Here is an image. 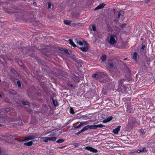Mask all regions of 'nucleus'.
<instances>
[{"mask_svg":"<svg viewBox=\"0 0 155 155\" xmlns=\"http://www.w3.org/2000/svg\"><path fill=\"white\" fill-rule=\"evenodd\" d=\"M105 5V4L104 3H102L100 4L98 6H97L96 7L94 8V10H97L99 9H101L103 8L104 6Z\"/></svg>","mask_w":155,"mask_h":155,"instance_id":"nucleus-11","label":"nucleus"},{"mask_svg":"<svg viewBox=\"0 0 155 155\" xmlns=\"http://www.w3.org/2000/svg\"><path fill=\"white\" fill-rule=\"evenodd\" d=\"M124 82V80H120L118 81V84L119 85H121Z\"/></svg>","mask_w":155,"mask_h":155,"instance_id":"nucleus-23","label":"nucleus"},{"mask_svg":"<svg viewBox=\"0 0 155 155\" xmlns=\"http://www.w3.org/2000/svg\"><path fill=\"white\" fill-rule=\"evenodd\" d=\"M75 42L78 44L80 46H82V47H79V48L82 51L85 52L87 51L88 48L87 44L86 42L80 39L76 38L74 39Z\"/></svg>","mask_w":155,"mask_h":155,"instance_id":"nucleus-1","label":"nucleus"},{"mask_svg":"<svg viewBox=\"0 0 155 155\" xmlns=\"http://www.w3.org/2000/svg\"><path fill=\"white\" fill-rule=\"evenodd\" d=\"M88 124V121H82L80 123V124L77 126L74 127L75 129H78L81 126L83 125H86Z\"/></svg>","mask_w":155,"mask_h":155,"instance_id":"nucleus-7","label":"nucleus"},{"mask_svg":"<svg viewBox=\"0 0 155 155\" xmlns=\"http://www.w3.org/2000/svg\"><path fill=\"white\" fill-rule=\"evenodd\" d=\"M48 138L49 139H48V140H49V141H54L56 139V137H48Z\"/></svg>","mask_w":155,"mask_h":155,"instance_id":"nucleus-16","label":"nucleus"},{"mask_svg":"<svg viewBox=\"0 0 155 155\" xmlns=\"http://www.w3.org/2000/svg\"><path fill=\"white\" fill-rule=\"evenodd\" d=\"M64 52L67 54L69 53L68 50L65 49H64Z\"/></svg>","mask_w":155,"mask_h":155,"instance_id":"nucleus-29","label":"nucleus"},{"mask_svg":"<svg viewBox=\"0 0 155 155\" xmlns=\"http://www.w3.org/2000/svg\"><path fill=\"white\" fill-rule=\"evenodd\" d=\"M108 41L110 44L113 45L117 43V38L115 35H110L108 38Z\"/></svg>","mask_w":155,"mask_h":155,"instance_id":"nucleus-2","label":"nucleus"},{"mask_svg":"<svg viewBox=\"0 0 155 155\" xmlns=\"http://www.w3.org/2000/svg\"><path fill=\"white\" fill-rule=\"evenodd\" d=\"M84 149L94 153H96L97 152V149L90 147H86L84 148Z\"/></svg>","mask_w":155,"mask_h":155,"instance_id":"nucleus-6","label":"nucleus"},{"mask_svg":"<svg viewBox=\"0 0 155 155\" xmlns=\"http://www.w3.org/2000/svg\"><path fill=\"white\" fill-rule=\"evenodd\" d=\"M69 43L72 46L74 47H76V45L74 44L72 41L71 39H69Z\"/></svg>","mask_w":155,"mask_h":155,"instance_id":"nucleus-13","label":"nucleus"},{"mask_svg":"<svg viewBox=\"0 0 155 155\" xmlns=\"http://www.w3.org/2000/svg\"><path fill=\"white\" fill-rule=\"evenodd\" d=\"M48 8H50L51 6V3L50 2H48Z\"/></svg>","mask_w":155,"mask_h":155,"instance_id":"nucleus-28","label":"nucleus"},{"mask_svg":"<svg viewBox=\"0 0 155 155\" xmlns=\"http://www.w3.org/2000/svg\"><path fill=\"white\" fill-rule=\"evenodd\" d=\"M114 66V64L113 63H110L109 64V67L111 68H112Z\"/></svg>","mask_w":155,"mask_h":155,"instance_id":"nucleus-25","label":"nucleus"},{"mask_svg":"<svg viewBox=\"0 0 155 155\" xmlns=\"http://www.w3.org/2000/svg\"><path fill=\"white\" fill-rule=\"evenodd\" d=\"M145 48V46H143L142 47V49H144V48Z\"/></svg>","mask_w":155,"mask_h":155,"instance_id":"nucleus-34","label":"nucleus"},{"mask_svg":"<svg viewBox=\"0 0 155 155\" xmlns=\"http://www.w3.org/2000/svg\"><path fill=\"white\" fill-rule=\"evenodd\" d=\"M33 144V142L32 141H29L28 142H26L24 143V145L27 146H31Z\"/></svg>","mask_w":155,"mask_h":155,"instance_id":"nucleus-15","label":"nucleus"},{"mask_svg":"<svg viewBox=\"0 0 155 155\" xmlns=\"http://www.w3.org/2000/svg\"><path fill=\"white\" fill-rule=\"evenodd\" d=\"M2 97V95H1V94H0V97Z\"/></svg>","mask_w":155,"mask_h":155,"instance_id":"nucleus-36","label":"nucleus"},{"mask_svg":"<svg viewBox=\"0 0 155 155\" xmlns=\"http://www.w3.org/2000/svg\"><path fill=\"white\" fill-rule=\"evenodd\" d=\"M89 129V127L88 125H87L85 127H84L82 129H81L83 132L84 131L87 130Z\"/></svg>","mask_w":155,"mask_h":155,"instance_id":"nucleus-14","label":"nucleus"},{"mask_svg":"<svg viewBox=\"0 0 155 155\" xmlns=\"http://www.w3.org/2000/svg\"><path fill=\"white\" fill-rule=\"evenodd\" d=\"M128 121V124L131 126H132L136 122L135 118L133 117L130 118Z\"/></svg>","mask_w":155,"mask_h":155,"instance_id":"nucleus-5","label":"nucleus"},{"mask_svg":"<svg viewBox=\"0 0 155 155\" xmlns=\"http://www.w3.org/2000/svg\"><path fill=\"white\" fill-rule=\"evenodd\" d=\"M146 151V150L145 148L143 147L140 148V149L136 151V152L139 153L143 152H145Z\"/></svg>","mask_w":155,"mask_h":155,"instance_id":"nucleus-12","label":"nucleus"},{"mask_svg":"<svg viewBox=\"0 0 155 155\" xmlns=\"http://www.w3.org/2000/svg\"><path fill=\"white\" fill-rule=\"evenodd\" d=\"M36 2H33V4H36Z\"/></svg>","mask_w":155,"mask_h":155,"instance_id":"nucleus-35","label":"nucleus"},{"mask_svg":"<svg viewBox=\"0 0 155 155\" xmlns=\"http://www.w3.org/2000/svg\"><path fill=\"white\" fill-rule=\"evenodd\" d=\"M43 139H44L43 140V141L45 142H47L49 140H48L49 139L48 137H43Z\"/></svg>","mask_w":155,"mask_h":155,"instance_id":"nucleus-18","label":"nucleus"},{"mask_svg":"<svg viewBox=\"0 0 155 155\" xmlns=\"http://www.w3.org/2000/svg\"><path fill=\"white\" fill-rule=\"evenodd\" d=\"M121 13L120 12H118L117 14V18H119L120 16Z\"/></svg>","mask_w":155,"mask_h":155,"instance_id":"nucleus-31","label":"nucleus"},{"mask_svg":"<svg viewBox=\"0 0 155 155\" xmlns=\"http://www.w3.org/2000/svg\"><path fill=\"white\" fill-rule=\"evenodd\" d=\"M53 103L54 104V106H56V103L55 102V101H54L53 100Z\"/></svg>","mask_w":155,"mask_h":155,"instance_id":"nucleus-32","label":"nucleus"},{"mask_svg":"<svg viewBox=\"0 0 155 155\" xmlns=\"http://www.w3.org/2000/svg\"><path fill=\"white\" fill-rule=\"evenodd\" d=\"M64 140L63 139H59L57 140L56 142L59 143H63L64 141Z\"/></svg>","mask_w":155,"mask_h":155,"instance_id":"nucleus-20","label":"nucleus"},{"mask_svg":"<svg viewBox=\"0 0 155 155\" xmlns=\"http://www.w3.org/2000/svg\"><path fill=\"white\" fill-rule=\"evenodd\" d=\"M68 86H70V87H73V85L72 84H68Z\"/></svg>","mask_w":155,"mask_h":155,"instance_id":"nucleus-33","label":"nucleus"},{"mask_svg":"<svg viewBox=\"0 0 155 155\" xmlns=\"http://www.w3.org/2000/svg\"><path fill=\"white\" fill-rule=\"evenodd\" d=\"M22 103L24 105H28L29 103L27 101H23Z\"/></svg>","mask_w":155,"mask_h":155,"instance_id":"nucleus-24","label":"nucleus"},{"mask_svg":"<svg viewBox=\"0 0 155 155\" xmlns=\"http://www.w3.org/2000/svg\"><path fill=\"white\" fill-rule=\"evenodd\" d=\"M120 127L121 126H118L117 128L113 130L112 132L115 134H118L120 130Z\"/></svg>","mask_w":155,"mask_h":155,"instance_id":"nucleus-8","label":"nucleus"},{"mask_svg":"<svg viewBox=\"0 0 155 155\" xmlns=\"http://www.w3.org/2000/svg\"><path fill=\"white\" fill-rule=\"evenodd\" d=\"M37 137L35 136L31 135L27 136L25 137V140H32L35 138H36Z\"/></svg>","mask_w":155,"mask_h":155,"instance_id":"nucleus-10","label":"nucleus"},{"mask_svg":"<svg viewBox=\"0 0 155 155\" xmlns=\"http://www.w3.org/2000/svg\"><path fill=\"white\" fill-rule=\"evenodd\" d=\"M106 76V74L102 73H99L94 74L92 77L96 79H99Z\"/></svg>","mask_w":155,"mask_h":155,"instance_id":"nucleus-3","label":"nucleus"},{"mask_svg":"<svg viewBox=\"0 0 155 155\" xmlns=\"http://www.w3.org/2000/svg\"><path fill=\"white\" fill-rule=\"evenodd\" d=\"M17 84H18V87H20L21 86V84L19 81H17Z\"/></svg>","mask_w":155,"mask_h":155,"instance_id":"nucleus-26","label":"nucleus"},{"mask_svg":"<svg viewBox=\"0 0 155 155\" xmlns=\"http://www.w3.org/2000/svg\"><path fill=\"white\" fill-rule=\"evenodd\" d=\"M82 130H80L79 132H77L76 134L77 135H79V134H81V133H82Z\"/></svg>","mask_w":155,"mask_h":155,"instance_id":"nucleus-30","label":"nucleus"},{"mask_svg":"<svg viewBox=\"0 0 155 155\" xmlns=\"http://www.w3.org/2000/svg\"><path fill=\"white\" fill-rule=\"evenodd\" d=\"M137 54L136 52H135L134 53V56H133V58L135 60H136L137 58Z\"/></svg>","mask_w":155,"mask_h":155,"instance_id":"nucleus-19","label":"nucleus"},{"mask_svg":"<svg viewBox=\"0 0 155 155\" xmlns=\"http://www.w3.org/2000/svg\"><path fill=\"white\" fill-rule=\"evenodd\" d=\"M1 126V125L0 124V126Z\"/></svg>","mask_w":155,"mask_h":155,"instance_id":"nucleus-37","label":"nucleus"},{"mask_svg":"<svg viewBox=\"0 0 155 155\" xmlns=\"http://www.w3.org/2000/svg\"><path fill=\"white\" fill-rule=\"evenodd\" d=\"M89 129H96L98 128H102L104 126L102 124H100L98 125H88Z\"/></svg>","mask_w":155,"mask_h":155,"instance_id":"nucleus-4","label":"nucleus"},{"mask_svg":"<svg viewBox=\"0 0 155 155\" xmlns=\"http://www.w3.org/2000/svg\"><path fill=\"white\" fill-rule=\"evenodd\" d=\"M113 118V117L112 116H109L107 117L106 119L103 120L102 121L103 123H105L109 122Z\"/></svg>","mask_w":155,"mask_h":155,"instance_id":"nucleus-9","label":"nucleus"},{"mask_svg":"<svg viewBox=\"0 0 155 155\" xmlns=\"http://www.w3.org/2000/svg\"><path fill=\"white\" fill-rule=\"evenodd\" d=\"M92 28L94 31H96V27L94 25H93L92 26Z\"/></svg>","mask_w":155,"mask_h":155,"instance_id":"nucleus-27","label":"nucleus"},{"mask_svg":"<svg viewBox=\"0 0 155 155\" xmlns=\"http://www.w3.org/2000/svg\"><path fill=\"white\" fill-rule=\"evenodd\" d=\"M64 24L67 25H69L70 24V22L68 20H64Z\"/></svg>","mask_w":155,"mask_h":155,"instance_id":"nucleus-22","label":"nucleus"},{"mask_svg":"<svg viewBox=\"0 0 155 155\" xmlns=\"http://www.w3.org/2000/svg\"><path fill=\"white\" fill-rule=\"evenodd\" d=\"M101 59L102 60V61L103 62H104L105 61L106 59V57L105 55L103 54L101 56Z\"/></svg>","mask_w":155,"mask_h":155,"instance_id":"nucleus-17","label":"nucleus"},{"mask_svg":"<svg viewBox=\"0 0 155 155\" xmlns=\"http://www.w3.org/2000/svg\"><path fill=\"white\" fill-rule=\"evenodd\" d=\"M70 113L71 114H73L74 113V110L72 107H70Z\"/></svg>","mask_w":155,"mask_h":155,"instance_id":"nucleus-21","label":"nucleus"}]
</instances>
